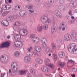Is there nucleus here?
Masks as SVG:
<instances>
[{"label":"nucleus","instance_id":"obj_1","mask_svg":"<svg viewBox=\"0 0 77 77\" xmlns=\"http://www.w3.org/2000/svg\"><path fill=\"white\" fill-rule=\"evenodd\" d=\"M19 33L20 35H22V34H23L22 36H26L28 34V31L24 29H20L19 31Z\"/></svg>","mask_w":77,"mask_h":77},{"label":"nucleus","instance_id":"obj_2","mask_svg":"<svg viewBox=\"0 0 77 77\" xmlns=\"http://www.w3.org/2000/svg\"><path fill=\"white\" fill-rule=\"evenodd\" d=\"M71 35L74 37L73 41L74 42H77V32L75 30H72L71 32Z\"/></svg>","mask_w":77,"mask_h":77},{"label":"nucleus","instance_id":"obj_3","mask_svg":"<svg viewBox=\"0 0 77 77\" xmlns=\"http://www.w3.org/2000/svg\"><path fill=\"white\" fill-rule=\"evenodd\" d=\"M15 65H17V63L15 62H12L11 63V70L13 72H17V70H18V68H17L16 69H15Z\"/></svg>","mask_w":77,"mask_h":77},{"label":"nucleus","instance_id":"obj_4","mask_svg":"<svg viewBox=\"0 0 77 77\" xmlns=\"http://www.w3.org/2000/svg\"><path fill=\"white\" fill-rule=\"evenodd\" d=\"M72 39V37L71 35H69L68 34H65L64 37V39L66 41H70Z\"/></svg>","mask_w":77,"mask_h":77},{"label":"nucleus","instance_id":"obj_5","mask_svg":"<svg viewBox=\"0 0 77 77\" xmlns=\"http://www.w3.org/2000/svg\"><path fill=\"white\" fill-rule=\"evenodd\" d=\"M56 27H57V23H54L52 26L51 32L52 33H54V31H55V29Z\"/></svg>","mask_w":77,"mask_h":77},{"label":"nucleus","instance_id":"obj_6","mask_svg":"<svg viewBox=\"0 0 77 77\" xmlns=\"http://www.w3.org/2000/svg\"><path fill=\"white\" fill-rule=\"evenodd\" d=\"M35 49L36 50V51H34V54L36 55L37 54H38L39 52H40L41 51V48L39 46L36 47L35 48Z\"/></svg>","mask_w":77,"mask_h":77},{"label":"nucleus","instance_id":"obj_7","mask_svg":"<svg viewBox=\"0 0 77 77\" xmlns=\"http://www.w3.org/2000/svg\"><path fill=\"white\" fill-rule=\"evenodd\" d=\"M10 45L9 43L8 42H5L2 44L0 46V48H5V47H8Z\"/></svg>","mask_w":77,"mask_h":77},{"label":"nucleus","instance_id":"obj_8","mask_svg":"<svg viewBox=\"0 0 77 77\" xmlns=\"http://www.w3.org/2000/svg\"><path fill=\"white\" fill-rule=\"evenodd\" d=\"M14 38L16 40V42H18V41H19V40L21 39V35L17 34L16 35L14 36Z\"/></svg>","mask_w":77,"mask_h":77},{"label":"nucleus","instance_id":"obj_9","mask_svg":"<svg viewBox=\"0 0 77 77\" xmlns=\"http://www.w3.org/2000/svg\"><path fill=\"white\" fill-rule=\"evenodd\" d=\"M16 42H14V44L15 47H23V43L22 42H19L18 43L15 44Z\"/></svg>","mask_w":77,"mask_h":77},{"label":"nucleus","instance_id":"obj_10","mask_svg":"<svg viewBox=\"0 0 77 77\" xmlns=\"http://www.w3.org/2000/svg\"><path fill=\"white\" fill-rule=\"evenodd\" d=\"M20 14L21 17H24L25 15H27V12L26 11H22L20 13Z\"/></svg>","mask_w":77,"mask_h":77},{"label":"nucleus","instance_id":"obj_11","mask_svg":"<svg viewBox=\"0 0 77 77\" xmlns=\"http://www.w3.org/2000/svg\"><path fill=\"white\" fill-rule=\"evenodd\" d=\"M55 13L56 16H57V17L58 18H60V12H59V11L57 10H55Z\"/></svg>","mask_w":77,"mask_h":77},{"label":"nucleus","instance_id":"obj_12","mask_svg":"<svg viewBox=\"0 0 77 77\" xmlns=\"http://www.w3.org/2000/svg\"><path fill=\"white\" fill-rule=\"evenodd\" d=\"M41 70H42V71L44 72H47L50 71V70L49 69H47L46 67L44 66L42 67Z\"/></svg>","mask_w":77,"mask_h":77},{"label":"nucleus","instance_id":"obj_13","mask_svg":"<svg viewBox=\"0 0 77 77\" xmlns=\"http://www.w3.org/2000/svg\"><path fill=\"white\" fill-rule=\"evenodd\" d=\"M58 55L59 57L60 58H63V57H64L65 55V53L63 51H61L59 52Z\"/></svg>","mask_w":77,"mask_h":77},{"label":"nucleus","instance_id":"obj_14","mask_svg":"<svg viewBox=\"0 0 77 77\" xmlns=\"http://www.w3.org/2000/svg\"><path fill=\"white\" fill-rule=\"evenodd\" d=\"M2 25L7 27V26H9V22L7 20H4V22H3L2 21Z\"/></svg>","mask_w":77,"mask_h":77},{"label":"nucleus","instance_id":"obj_15","mask_svg":"<svg viewBox=\"0 0 77 77\" xmlns=\"http://www.w3.org/2000/svg\"><path fill=\"white\" fill-rule=\"evenodd\" d=\"M5 59H6V57H5V55H2L0 57V61L2 63L5 62Z\"/></svg>","mask_w":77,"mask_h":77},{"label":"nucleus","instance_id":"obj_16","mask_svg":"<svg viewBox=\"0 0 77 77\" xmlns=\"http://www.w3.org/2000/svg\"><path fill=\"white\" fill-rule=\"evenodd\" d=\"M72 46H73V45L72 46V44H70L67 47V49L69 52H70V53H72V52H73V50H71V48H72Z\"/></svg>","mask_w":77,"mask_h":77},{"label":"nucleus","instance_id":"obj_17","mask_svg":"<svg viewBox=\"0 0 77 77\" xmlns=\"http://www.w3.org/2000/svg\"><path fill=\"white\" fill-rule=\"evenodd\" d=\"M35 61L37 63H39L40 64H42L43 62V60L41 59L37 58L36 59Z\"/></svg>","mask_w":77,"mask_h":77},{"label":"nucleus","instance_id":"obj_18","mask_svg":"<svg viewBox=\"0 0 77 77\" xmlns=\"http://www.w3.org/2000/svg\"><path fill=\"white\" fill-rule=\"evenodd\" d=\"M46 65L47 66H48L49 67H50L51 69H53L54 68V65L53 64H47L46 63Z\"/></svg>","mask_w":77,"mask_h":77},{"label":"nucleus","instance_id":"obj_19","mask_svg":"<svg viewBox=\"0 0 77 77\" xmlns=\"http://www.w3.org/2000/svg\"><path fill=\"white\" fill-rule=\"evenodd\" d=\"M41 42L43 43V44H47V41L45 38H42L41 40Z\"/></svg>","mask_w":77,"mask_h":77},{"label":"nucleus","instance_id":"obj_20","mask_svg":"<svg viewBox=\"0 0 77 77\" xmlns=\"http://www.w3.org/2000/svg\"><path fill=\"white\" fill-rule=\"evenodd\" d=\"M76 47V45H74L73 46V53H74V54H77V49L76 48L75 50V48Z\"/></svg>","mask_w":77,"mask_h":77},{"label":"nucleus","instance_id":"obj_21","mask_svg":"<svg viewBox=\"0 0 77 77\" xmlns=\"http://www.w3.org/2000/svg\"><path fill=\"white\" fill-rule=\"evenodd\" d=\"M58 64L61 67H64L65 66V63L63 62H60L58 63Z\"/></svg>","mask_w":77,"mask_h":77},{"label":"nucleus","instance_id":"obj_22","mask_svg":"<svg viewBox=\"0 0 77 77\" xmlns=\"http://www.w3.org/2000/svg\"><path fill=\"white\" fill-rule=\"evenodd\" d=\"M8 21H9L10 22H12V21H14V17L13 16H11L8 17Z\"/></svg>","mask_w":77,"mask_h":77},{"label":"nucleus","instance_id":"obj_23","mask_svg":"<svg viewBox=\"0 0 77 77\" xmlns=\"http://www.w3.org/2000/svg\"><path fill=\"white\" fill-rule=\"evenodd\" d=\"M20 55V53L18 51H16L14 53V55L16 57H18Z\"/></svg>","mask_w":77,"mask_h":77},{"label":"nucleus","instance_id":"obj_24","mask_svg":"<svg viewBox=\"0 0 77 77\" xmlns=\"http://www.w3.org/2000/svg\"><path fill=\"white\" fill-rule=\"evenodd\" d=\"M24 60L25 62H29L30 61V58L29 57H25Z\"/></svg>","mask_w":77,"mask_h":77},{"label":"nucleus","instance_id":"obj_25","mask_svg":"<svg viewBox=\"0 0 77 77\" xmlns=\"http://www.w3.org/2000/svg\"><path fill=\"white\" fill-rule=\"evenodd\" d=\"M19 72L20 75H23V74H25L26 71L24 70H19Z\"/></svg>","mask_w":77,"mask_h":77},{"label":"nucleus","instance_id":"obj_26","mask_svg":"<svg viewBox=\"0 0 77 77\" xmlns=\"http://www.w3.org/2000/svg\"><path fill=\"white\" fill-rule=\"evenodd\" d=\"M15 8L16 9H17L18 11H20V10H21V6H20V7L18 5H16Z\"/></svg>","mask_w":77,"mask_h":77},{"label":"nucleus","instance_id":"obj_27","mask_svg":"<svg viewBox=\"0 0 77 77\" xmlns=\"http://www.w3.org/2000/svg\"><path fill=\"white\" fill-rule=\"evenodd\" d=\"M30 71L31 73L33 74H35L36 73V72L35 71L34 69H31L30 70Z\"/></svg>","mask_w":77,"mask_h":77},{"label":"nucleus","instance_id":"obj_28","mask_svg":"<svg viewBox=\"0 0 77 77\" xmlns=\"http://www.w3.org/2000/svg\"><path fill=\"white\" fill-rule=\"evenodd\" d=\"M43 20V22H45V23H50V21H48V19L46 20V19L44 17H42V18Z\"/></svg>","mask_w":77,"mask_h":77},{"label":"nucleus","instance_id":"obj_29","mask_svg":"<svg viewBox=\"0 0 77 77\" xmlns=\"http://www.w3.org/2000/svg\"><path fill=\"white\" fill-rule=\"evenodd\" d=\"M51 46L52 49L53 50H54L56 48V45H55V44L53 43H52Z\"/></svg>","mask_w":77,"mask_h":77},{"label":"nucleus","instance_id":"obj_30","mask_svg":"<svg viewBox=\"0 0 77 77\" xmlns=\"http://www.w3.org/2000/svg\"><path fill=\"white\" fill-rule=\"evenodd\" d=\"M38 32H42V26H40L39 27H37Z\"/></svg>","mask_w":77,"mask_h":77},{"label":"nucleus","instance_id":"obj_31","mask_svg":"<svg viewBox=\"0 0 77 77\" xmlns=\"http://www.w3.org/2000/svg\"><path fill=\"white\" fill-rule=\"evenodd\" d=\"M48 26L47 24L44 25L43 29L44 30H47L48 29Z\"/></svg>","mask_w":77,"mask_h":77},{"label":"nucleus","instance_id":"obj_32","mask_svg":"<svg viewBox=\"0 0 77 77\" xmlns=\"http://www.w3.org/2000/svg\"><path fill=\"white\" fill-rule=\"evenodd\" d=\"M14 26H20V23L19 22L17 21L15 22Z\"/></svg>","mask_w":77,"mask_h":77},{"label":"nucleus","instance_id":"obj_33","mask_svg":"<svg viewBox=\"0 0 77 77\" xmlns=\"http://www.w3.org/2000/svg\"><path fill=\"white\" fill-rule=\"evenodd\" d=\"M54 62H56L57 60V55H56V54H54Z\"/></svg>","mask_w":77,"mask_h":77},{"label":"nucleus","instance_id":"obj_34","mask_svg":"<svg viewBox=\"0 0 77 77\" xmlns=\"http://www.w3.org/2000/svg\"><path fill=\"white\" fill-rule=\"evenodd\" d=\"M59 8H60L61 11H64V10H65V6H60L59 7Z\"/></svg>","mask_w":77,"mask_h":77},{"label":"nucleus","instance_id":"obj_35","mask_svg":"<svg viewBox=\"0 0 77 77\" xmlns=\"http://www.w3.org/2000/svg\"><path fill=\"white\" fill-rule=\"evenodd\" d=\"M27 6L28 8L29 9H32L33 8V5H28Z\"/></svg>","mask_w":77,"mask_h":77},{"label":"nucleus","instance_id":"obj_36","mask_svg":"<svg viewBox=\"0 0 77 77\" xmlns=\"http://www.w3.org/2000/svg\"><path fill=\"white\" fill-rule=\"evenodd\" d=\"M61 42H62V40L61 39L59 38L57 39L56 41V42L57 44H59V43H61Z\"/></svg>","mask_w":77,"mask_h":77},{"label":"nucleus","instance_id":"obj_37","mask_svg":"<svg viewBox=\"0 0 77 77\" xmlns=\"http://www.w3.org/2000/svg\"><path fill=\"white\" fill-rule=\"evenodd\" d=\"M3 8L4 10H5V11L8 10L7 5H4L3 7Z\"/></svg>","mask_w":77,"mask_h":77},{"label":"nucleus","instance_id":"obj_38","mask_svg":"<svg viewBox=\"0 0 77 77\" xmlns=\"http://www.w3.org/2000/svg\"><path fill=\"white\" fill-rule=\"evenodd\" d=\"M38 38H37V37H35L33 38V39H32V41L33 42H36V41H38Z\"/></svg>","mask_w":77,"mask_h":77},{"label":"nucleus","instance_id":"obj_39","mask_svg":"<svg viewBox=\"0 0 77 77\" xmlns=\"http://www.w3.org/2000/svg\"><path fill=\"white\" fill-rule=\"evenodd\" d=\"M7 10H9V9H11V7L10 5H7Z\"/></svg>","mask_w":77,"mask_h":77},{"label":"nucleus","instance_id":"obj_40","mask_svg":"<svg viewBox=\"0 0 77 77\" xmlns=\"http://www.w3.org/2000/svg\"><path fill=\"white\" fill-rule=\"evenodd\" d=\"M33 66L34 68H37L38 66V64L35 63L33 64Z\"/></svg>","mask_w":77,"mask_h":77},{"label":"nucleus","instance_id":"obj_41","mask_svg":"<svg viewBox=\"0 0 77 77\" xmlns=\"http://www.w3.org/2000/svg\"><path fill=\"white\" fill-rule=\"evenodd\" d=\"M69 62H71V63H74V61L72 60H69L68 61L67 63H69Z\"/></svg>","mask_w":77,"mask_h":77},{"label":"nucleus","instance_id":"obj_42","mask_svg":"<svg viewBox=\"0 0 77 77\" xmlns=\"http://www.w3.org/2000/svg\"><path fill=\"white\" fill-rule=\"evenodd\" d=\"M50 50V48H47V49H46V51L47 53H48V52H49Z\"/></svg>","mask_w":77,"mask_h":77},{"label":"nucleus","instance_id":"obj_43","mask_svg":"<svg viewBox=\"0 0 77 77\" xmlns=\"http://www.w3.org/2000/svg\"><path fill=\"white\" fill-rule=\"evenodd\" d=\"M8 14V13L7 12H4L2 14L3 16H6Z\"/></svg>","mask_w":77,"mask_h":77},{"label":"nucleus","instance_id":"obj_44","mask_svg":"<svg viewBox=\"0 0 77 77\" xmlns=\"http://www.w3.org/2000/svg\"><path fill=\"white\" fill-rule=\"evenodd\" d=\"M77 0H76L74 2V3H70L71 4H72V5H77Z\"/></svg>","mask_w":77,"mask_h":77},{"label":"nucleus","instance_id":"obj_45","mask_svg":"<svg viewBox=\"0 0 77 77\" xmlns=\"http://www.w3.org/2000/svg\"><path fill=\"white\" fill-rule=\"evenodd\" d=\"M64 2V0H60L59 1L60 4H63Z\"/></svg>","mask_w":77,"mask_h":77},{"label":"nucleus","instance_id":"obj_46","mask_svg":"<svg viewBox=\"0 0 77 77\" xmlns=\"http://www.w3.org/2000/svg\"><path fill=\"white\" fill-rule=\"evenodd\" d=\"M5 75H6V73L4 72V74L1 73V77H3L5 76Z\"/></svg>","mask_w":77,"mask_h":77},{"label":"nucleus","instance_id":"obj_47","mask_svg":"<svg viewBox=\"0 0 77 77\" xmlns=\"http://www.w3.org/2000/svg\"><path fill=\"white\" fill-rule=\"evenodd\" d=\"M42 47L43 48H45V47H47V45H46V44H44L43 43L42 45Z\"/></svg>","mask_w":77,"mask_h":77},{"label":"nucleus","instance_id":"obj_48","mask_svg":"<svg viewBox=\"0 0 77 77\" xmlns=\"http://www.w3.org/2000/svg\"><path fill=\"white\" fill-rule=\"evenodd\" d=\"M66 20H69V16H66Z\"/></svg>","mask_w":77,"mask_h":77},{"label":"nucleus","instance_id":"obj_49","mask_svg":"<svg viewBox=\"0 0 77 77\" xmlns=\"http://www.w3.org/2000/svg\"><path fill=\"white\" fill-rule=\"evenodd\" d=\"M3 12V10H2V8H0V14H2Z\"/></svg>","mask_w":77,"mask_h":77},{"label":"nucleus","instance_id":"obj_50","mask_svg":"<svg viewBox=\"0 0 77 77\" xmlns=\"http://www.w3.org/2000/svg\"><path fill=\"white\" fill-rule=\"evenodd\" d=\"M69 14L70 15H71V16L72 15V12L71 11H70L69 12Z\"/></svg>","mask_w":77,"mask_h":77},{"label":"nucleus","instance_id":"obj_51","mask_svg":"<svg viewBox=\"0 0 77 77\" xmlns=\"http://www.w3.org/2000/svg\"><path fill=\"white\" fill-rule=\"evenodd\" d=\"M34 37H35V35L34 34H32L30 36L31 38H33Z\"/></svg>","mask_w":77,"mask_h":77},{"label":"nucleus","instance_id":"obj_52","mask_svg":"<svg viewBox=\"0 0 77 77\" xmlns=\"http://www.w3.org/2000/svg\"><path fill=\"white\" fill-rule=\"evenodd\" d=\"M37 77H42V74H38V75Z\"/></svg>","mask_w":77,"mask_h":77},{"label":"nucleus","instance_id":"obj_53","mask_svg":"<svg viewBox=\"0 0 77 77\" xmlns=\"http://www.w3.org/2000/svg\"><path fill=\"white\" fill-rule=\"evenodd\" d=\"M46 61L47 62H50V60L48 59H47L46 60Z\"/></svg>","mask_w":77,"mask_h":77},{"label":"nucleus","instance_id":"obj_54","mask_svg":"<svg viewBox=\"0 0 77 77\" xmlns=\"http://www.w3.org/2000/svg\"><path fill=\"white\" fill-rule=\"evenodd\" d=\"M29 12H30L31 13H33L34 12V11H32L31 10H29Z\"/></svg>","mask_w":77,"mask_h":77},{"label":"nucleus","instance_id":"obj_55","mask_svg":"<svg viewBox=\"0 0 77 77\" xmlns=\"http://www.w3.org/2000/svg\"><path fill=\"white\" fill-rule=\"evenodd\" d=\"M71 76H72V77H75V74H71Z\"/></svg>","mask_w":77,"mask_h":77},{"label":"nucleus","instance_id":"obj_56","mask_svg":"<svg viewBox=\"0 0 77 77\" xmlns=\"http://www.w3.org/2000/svg\"><path fill=\"white\" fill-rule=\"evenodd\" d=\"M5 2L6 4H8V3H9L8 0H5Z\"/></svg>","mask_w":77,"mask_h":77},{"label":"nucleus","instance_id":"obj_57","mask_svg":"<svg viewBox=\"0 0 77 77\" xmlns=\"http://www.w3.org/2000/svg\"><path fill=\"white\" fill-rule=\"evenodd\" d=\"M62 31H65V27H63L62 29Z\"/></svg>","mask_w":77,"mask_h":77},{"label":"nucleus","instance_id":"obj_58","mask_svg":"<svg viewBox=\"0 0 77 77\" xmlns=\"http://www.w3.org/2000/svg\"><path fill=\"white\" fill-rule=\"evenodd\" d=\"M7 39H10V35H8L7 37Z\"/></svg>","mask_w":77,"mask_h":77},{"label":"nucleus","instance_id":"obj_59","mask_svg":"<svg viewBox=\"0 0 77 77\" xmlns=\"http://www.w3.org/2000/svg\"><path fill=\"white\" fill-rule=\"evenodd\" d=\"M58 29L59 30H61V29H62V26L59 27L58 28Z\"/></svg>","mask_w":77,"mask_h":77},{"label":"nucleus","instance_id":"obj_60","mask_svg":"<svg viewBox=\"0 0 77 77\" xmlns=\"http://www.w3.org/2000/svg\"><path fill=\"white\" fill-rule=\"evenodd\" d=\"M8 2L10 3H12V0H8Z\"/></svg>","mask_w":77,"mask_h":77},{"label":"nucleus","instance_id":"obj_61","mask_svg":"<svg viewBox=\"0 0 77 77\" xmlns=\"http://www.w3.org/2000/svg\"><path fill=\"white\" fill-rule=\"evenodd\" d=\"M2 0H0V5L1 4H2Z\"/></svg>","mask_w":77,"mask_h":77},{"label":"nucleus","instance_id":"obj_62","mask_svg":"<svg viewBox=\"0 0 77 77\" xmlns=\"http://www.w3.org/2000/svg\"><path fill=\"white\" fill-rule=\"evenodd\" d=\"M27 50H28V51H29V52H30V50H31L29 48H28L27 49Z\"/></svg>","mask_w":77,"mask_h":77},{"label":"nucleus","instance_id":"obj_63","mask_svg":"<svg viewBox=\"0 0 77 77\" xmlns=\"http://www.w3.org/2000/svg\"><path fill=\"white\" fill-rule=\"evenodd\" d=\"M35 2H39V1H40V0H34Z\"/></svg>","mask_w":77,"mask_h":77},{"label":"nucleus","instance_id":"obj_64","mask_svg":"<svg viewBox=\"0 0 77 77\" xmlns=\"http://www.w3.org/2000/svg\"><path fill=\"white\" fill-rule=\"evenodd\" d=\"M46 76H48V77H50V75H48V74H47L46 75Z\"/></svg>","mask_w":77,"mask_h":77}]
</instances>
